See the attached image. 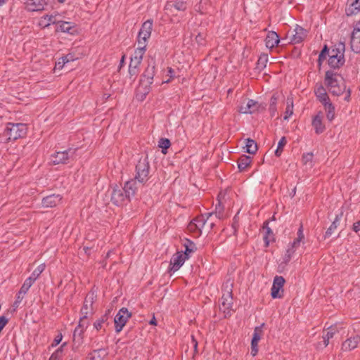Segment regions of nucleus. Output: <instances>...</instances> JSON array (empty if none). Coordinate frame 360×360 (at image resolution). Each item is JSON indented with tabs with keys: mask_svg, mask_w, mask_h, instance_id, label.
<instances>
[{
	"mask_svg": "<svg viewBox=\"0 0 360 360\" xmlns=\"http://www.w3.org/2000/svg\"><path fill=\"white\" fill-rule=\"evenodd\" d=\"M186 257L181 252H177L174 255L170 261V265L172 266L170 271L175 272L184 263Z\"/></svg>",
	"mask_w": 360,
	"mask_h": 360,
	"instance_id": "obj_14",
	"label": "nucleus"
},
{
	"mask_svg": "<svg viewBox=\"0 0 360 360\" xmlns=\"http://www.w3.org/2000/svg\"><path fill=\"white\" fill-rule=\"evenodd\" d=\"M329 50L328 49V47L326 45L324 46L323 49H322V51H321L319 56V59H318V62L319 63V65L321 64V63L326 58V56L328 55L329 56Z\"/></svg>",
	"mask_w": 360,
	"mask_h": 360,
	"instance_id": "obj_46",
	"label": "nucleus"
},
{
	"mask_svg": "<svg viewBox=\"0 0 360 360\" xmlns=\"http://www.w3.org/2000/svg\"><path fill=\"white\" fill-rule=\"evenodd\" d=\"M342 214L340 215H337L335 220L333 221L330 227L326 231V237H329L332 235L333 231L337 229L338 225L339 224V221L342 217Z\"/></svg>",
	"mask_w": 360,
	"mask_h": 360,
	"instance_id": "obj_35",
	"label": "nucleus"
},
{
	"mask_svg": "<svg viewBox=\"0 0 360 360\" xmlns=\"http://www.w3.org/2000/svg\"><path fill=\"white\" fill-rule=\"evenodd\" d=\"M251 157L243 155L238 160V167L240 172L245 170L251 163Z\"/></svg>",
	"mask_w": 360,
	"mask_h": 360,
	"instance_id": "obj_27",
	"label": "nucleus"
},
{
	"mask_svg": "<svg viewBox=\"0 0 360 360\" xmlns=\"http://www.w3.org/2000/svg\"><path fill=\"white\" fill-rule=\"evenodd\" d=\"M140 64L141 63H139L138 62H135V61L131 60L130 63H129V66L139 68Z\"/></svg>",
	"mask_w": 360,
	"mask_h": 360,
	"instance_id": "obj_63",
	"label": "nucleus"
},
{
	"mask_svg": "<svg viewBox=\"0 0 360 360\" xmlns=\"http://www.w3.org/2000/svg\"><path fill=\"white\" fill-rule=\"evenodd\" d=\"M131 60L135 61V62H138L139 63H141V61L143 59L137 57V56H135L134 55H133L131 57Z\"/></svg>",
	"mask_w": 360,
	"mask_h": 360,
	"instance_id": "obj_64",
	"label": "nucleus"
},
{
	"mask_svg": "<svg viewBox=\"0 0 360 360\" xmlns=\"http://www.w3.org/2000/svg\"><path fill=\"white\" fill-rule=\"evenodd\" d=\"M186 8L187 4L185 1L176 0L175 1L168 2L165 6V9L166 11H172V8H174L176 11H184Z\"/></svg>",
	"mask_w": 360,
	"mask_h": 360,
	"instance_id": "obj_17",
	"label": "nucleus"
},
{
	"mask_svg": "<svg viewBox=\"0 0 360 360\" xmlns=\"http://www.w3.org/2000/svg\"><path fill=\"white\" fill-rule=\"evenodd\" d=\"M141 88H142L141 86H140V87L139 88V93H137L136 94V98L138 100L143 101L146 98V96L149 92V87H146V86H145L143 93H139V91H141Z\"/></svg>",
	"mask_w": 360,
	"mask_h": 360,
	"instance_id": "obj_50",
	"label": "nucleus"
},
{
	"mask_svg": "<svg viewBox=\"0 0 360 360\" xmlns=\"http://www.w3.org/2000/svg\"><path fill=\"white\" fill-rule=\"evenodd\" d=\"M340 77L338 75L335 73L332 70H328L326 72L325 76V84L328 87H330L331 86H338L340 84V81L338 80V78ZM340 82H342V79H340Z\"/></svg>",
	"mask_w": 360,
	"mask_h": 360,
	"instance_id": "obj_16",
	"label": "nucleus"
},
{
	"mask_svg": "<svg viewBox=\"0 0 360 360\" xmlns=\"http://www.w3.org/2000/svg\"><path fill=\"white\" fill-rule=\"evenodd\" d=\"M108 318H109V316H108V314H104L103 316H102L100 319H98L94 323V328L96 330H99L101 329L105 330V327H107L108 326Z\"/></svg>",
	"mask_w": 360,
	"mask_h": 360,
	"instance_id": "obj_25",
	"label": "nucleus"
},
{
	"mask_svg": "<svg viewBox=\"0 0 360 360\" xmlns=\"http://www.w3.org/2000/svg\"><path fill=\"white\" fill-rule=\"evenodd\" d=\"M170 141L168 139L162 138L158 142V146L162 148V152L166 154L167 150L170 147Z\"/></svg>",
	"mask_w": 360,
	"mask_h": 360,
	"instance_id": "obj_41",
	"label": "nucleus"
},
{
	"mask_svg": "<svg viewBox=\"0 0 360 360\" xmlns=\"http://www.w3.org/2000/svg\"><path fill=\"white\" fill-rule=\"evenodd\" d=\"M27 126L23 123L8 122L4 131V136L8 141L16 140L25 136Z\"/></svg>",
	"mask_w": 360,
	"mask_h": 360,
	"instance_id": "obj_2",
	"label": "nucleus"
},
{
	"mask_svg": "<svg viewBox=\"0 0 360 360\" xmlns=\"http://www.w3.org/2000/svg\"><path fill=\"white\" fill-rule=\"evenodd\" d=\"M214 214L219 219L223 217V207L219 202L216 205Z\"/></svg>",
	"mask_w": 360,
	"mask_h": 360,
	"instance_id": "obj_51",
	"label": "nucleus"
},
{
	"mask_svg": "<svg viewBox=\"0 0 360 360\" xmlns=\"http://www.w3.org/2000/svg\"><path fill=\"white\" fill-rule=\"evenodd\" d=\"M195 41L196 42L200 44V45H203L204 44V41H205V37H204V35L201 33H199L198 35H196L195 37Z\"/></svg>",
	"mask_w": 360,
	"mask_h": 360,
	"instance_id": "obj_54",
	"label": "nucleus"
},
{
	"mask_svg": "<svg viewBox=\"0 0 360 360\" xmlns=\"http://www.w3.org/2000/svg\"><path fill=\"white\" fill-rule=\"evenodd\" d=\"M214 213L210 212L205 214H201L200 216L196 217L193 221L195 222L196 225H198V230H202L204 227L207 219L211 217Z\"/></svg>",
	"mask_w": 360,
	"mask_h": 360,
	"instance_id": "obj_26",
	"label": "nucleus"
},
{
	"mask_svg": "<svg viewBox=\"0 0 360 360\" xmlns=\"http://www.w3.org/2000/svg\"><path fill=\"white\" fill-rule=\"evenodd\" d=\"M245 152L249 154H255L257 150V143L250 139H246V144H245Z\"/></svg>",
	"mask_w": 360,
	"mask_h": 360,
	"instance_id": "obj_33",
	"label": "nucleus"
},
{
	"mask_svg": "<svg viewBox=\"0 0 360 360\" xmlns=\"http://www.w3.org/2000/svg\"><path fill=\"white\" fill-rule=\"evenodd\" d=\"M62 58H63V59H64V61L65 62V63H68L70 61H73L75 60L74 56L72 54H68L65 56H63Z\"/></svg>",
	"mask_w": 360,
	"mask_h": 360,
	"instance_id": "obj_59",
	"label": "nucleus"
},
{
	"mask_svg": "<svg viewBox=\"0 0 360 360\" xmlns=\"http://www.w3.org/2000/svg\"><path fill=\"white\" fill-rule=\"evenodd\" d=\"M8 321V319H6L5 316H0V332L6 326Z\"/></svg>",
	"mask_w": 360,
	"mask_h": 360,
	"instance_id": "obj_55",
	"label": "nucleus"
},
{
	"mask_svg": "<svg viewBox=\"0 0 360 360\" xmlns=\"http://www.w3.org/2000/svg\"><path fill=\"white\" fill-rule=\"evenodd\" d=\"M153 30V20L145 21L138 34V44H146L147 40L150 38Z\"/></svg>",
	"mask_w": 360,
	"mask_h": 360,
	"instance_id": "obj_7",
	"label": "nucleus"
},
{
	"mask_svg": "<svg viewBox=\"0 0 360 360\" xmlns=\"http://www.w3.org/2000/svg\"><path fill=\"white\" fill-rule=\"evenodd\" d=\"M359 342V335H355L354 337L349 338L342 344V350L345 352L351 351L356 348Z\"/></svg>",
	"mask_w": 360,
	"mask_h": 360,
	"instance_id": "obj_15",
	"label": "nucleus"
},
{
	"mask_svg": "<svg viewBox=\"0 0 360 360\" xmlns=\"http://www.w3.org/2000/svg\"><path fill=\"white\" fill-rule=\"evenodd\" d=\"M258 343L254 344L253 342H251V354L252 356H255L258 352Z\"/></svg>",
	"mask_w": 360,
	"mask_h": 360,
	"instance_id": "obj_56",
	"label": "nucleus"
},
{
	"mask_svg": "<svg viewBox=\"0 0 360 360\" xmlns=\"http://www.w3.org/2000/svg\"><path fill=\"white\" fill-rule=\"evenodd\" d=\"M65 64L66 63L64 61V59H63V58L61 57L58 59V62L56 63L55 68L58 70H61Z\"/></svg>",
	"mask_w": 360,
	"mask_h": 360,
	"instance_id": "obj_53",
	"label": "nucleus"
},
{
	"mask_svg": "<svg viewBox=\"0 0 360 360\" xmlns=\"http://www.w3.org/2000/svg\"><path fill=\"white\" fill-rule=\"evenodd\" d=\"M62 335L60 334L56 337V338L53 340V342L52 343V346H56L58 345L62 340Z\"/></svg>",
	"mask_w": 360,
	"mask_h": 360,
	"instance_id": "obj_60",
	"label": "nucleus"
},
{
	"mask_svg": "<svg viewBox=\"0 0 360 360\" xmlns=\"http://www.w3.org/2000/svg\"><path fill=\"white\" fill-rule=\"evenodd\" d=\"M292 115V106L290 107V105H288L285 111V115L284 116V120H288L291 115Z\"/></svg>",
	"mask_w": 360,
	"mask_h": 360,
	"instance_id": "obj_57",
	"label": "nucleus"
},
{
	"mask_svg": "<svg viewBox=\"0 0 360 360\" xmlns=\"http://www.w3.org/2000/svg\"><path fill=\"white\" fill-rule=\"evenodd\" d=\"M131 317V313L125 307L120 309L115 317L114 322L115 331L120 333L125 326L127 320Z\"/></svg>",
	"mask_w": 360,
	"mask_h": 360,
	"instance_id": "obj_6",
	"label": "nucleus"
},
{
	"mask_svg": "<svg viewBox=\"0 0 360 360\" xmlns=\"http://www.w3.org/2000/svg\"><path fill=\"white\" fill-rule=\"evenodd\" d=\"M312 158H313V154L312 153H307V154H304L303 156H302V161L303 162L304 165H309V166H311V162H312Z\"/></svg>",
	"mask_w": 360,
	"mask_h": 360,
	"instance_id": "obj_47",
	"label": "nucleus"
},
{
	"mask_svg": "<svg viewBox=\"0 0 360 360\" xmlns=\"http://www.w3.org/2000/svg\"><path fill=\"white\" fill-rule=\"evenodd\" d=\"M279 41L278 35L274 31L269 32L265 39L266 46L268 49H273L278 45Z\"/></svg>",
	"mask_w": 360,
	"mask_h": 360,
	"instance_id": "obj_20",
	"label": "nucleus"
},
{
	"mask_svg": "<svg viewBox=\"0 0 360 360\" xmlns=\"http://www.w3.org/2000/svg\"><path fill=\"white\" fill-rule=\"evenodd\" d=\"M34 281L30 279L29 277L25 281L24 283L21 286L19 291L20 294H26L32 285Z\"/></svg>",
	"mask_w": 360,
	"mask_h": 360,
	"instance_id": "obj_44",
	"label": "nucleus"
},
{
	"mask_svg": "<svg viewBox=\"0 0 360 360\" xmlns=\"http://www.w3.org/2000/svg\"><path fill=\"white\" fill-rule=\"evenodd\" d=\"M155 75V65L150 64L146 69L145 72L142 75V78L141 79V86L143 85L146 86V87H150V85L153 82V77Z\"/></svg>",
	"mask_w": 360,
	"mask_h": 360,
	"instance_id": "obj_11",
	"label": "nucleus"
},
{
	"mask_svg": "<svg viewBox=\"0 0 360 360\" xmlns=\"http://www.w3.org/2000/svg\"><path fill=\"white\" fill-rule=\"evenodd\" d=\"M188 229L189 230V231L196 233L198 235H200L201 233V231L198 230V225H196L195 222L193 220L189 223L188 226Z\"/></svg>",
	"mask_w": 360,
	"mask_h": 360,
	"instance_id": "obj_48",
	"label": "nucleus"
},
{
	"mask_svg": "<svg viewBox=\"0 0 360 360\" xmlns=\"http://www.w3.org/2000/svg\"><path fill=\"white\" fill-rule=\"evenodd\" d=\"M25 294H20V291H19L16 295V299H15V301L14 302L13 304V310L15 311L20 305V304L21 303L22 300H23L24 298V295Z\"/></svg>",
	"mask_w": 360,
	"mask_h": 360,
	"instance_id": "obj_49",
	"label": "nucleus"
},
{
	"mask_svg": "<svg viewBox=\"0 0 360 360\" xmlns=\"http://www.w3.org/2000/svg\"><path fill=\"white\" fill-rule=\"evenodd\" d=\"M150 165L148 158H141L136 165V175L133 180H136V186L137 181L139 184H145L150 178Z\"/></svg>",
	"mask_w": 360,
	"mask_h": 360,
	"instance_id": "obj_3",
	"label": "nucleus"
},
{
	"mask_svg": "<svg viewBox=\"0 0 360 360\" xmlns=\"http://www.w3.org/2000/svg\"><path fill=\"white\" fill-rule=\"evenodd\" d=\"M94 293H89L86 295L83 307L81 309V315L79 321H84V323H89L87 318L89 314H92V305L94 303Z\"/></svg>",
	"mask_w": 360,
	"mask_h": 360,
	"instance_id": "obj_8",
	"label": "nucleus"
},
{
	"mask_svg": "<svg viewBox=\"0 0 360 360\" xmlns=\"http://www.w3.org/2000/svg\"><path fill=\"white\" fill-rule=\"evenodd\" d=\"M139 68L129 66V74L131 77H136L139 74Z\"/></svg>",
	"mask_w": 360,
	"mask_h": 360,
	"instance_id": "obj_52",
	"label": "nucleus"
},
{
	"mask_svg": "<svg viewBox=\"0 0 360 360\" xmlns=\"http://www.w3.org/2000/svg\"><path fill=\"white\" fill-rule=\"evenodd\" d=\"M59 21L56 20V15H44L39 22V25L43 26L44 27H49L51 23L56 24L58 23Z\"/></svg>",
	"mask_w": 360,
	"mask_h": 360,
	"instance_id": "obj_24",
	"label": "nucleus"
},
{
	"mask_svg": "<svg viewBox=\"0 0 360 360\" xmlns=\"http://www.w3.org/2000/svg\"><path fill=\"white\" fill-rule=\"evenodd\" d=\"M233 298L231 292H228L226 295L221 297V305L224 311L231 309L233 304Z\"/></svg>",
	"mask_w": 360,
	"mask_h": 360,
	"instance_id": "obj_28",
	"label": "nucleus"
},
{
	"mask_svg": "<svg viewBox=\"0 0 360 360\" xmlns=\"http://www.w3.org/2000/svg\"><path fill=\"white\" fill-rule=\"evenodd\" d=\"M323 114L319 112L313 119L312 125L316 134H321L325 130V126L322 123Z\"/></svg>",
	"mask_w": 360,
	"mask_h": 360,
	"instance_id": "obj_22",
	"label": "nucleus"
},
{
	"mask_svg": "<svg viewBox=\"0 0 360 360\" xmlns=\"http://www.w3.org/2000/svg\"><path fill=\"white\" fill-rule=\"evenodd\" d=\"M351 48L355 53L360 52V20L354 27L351 37Z\"/></svg>",
	"mask_w": 360,
	"mask_h": 360,
	"instance_id": "obj_9",
	"label": "nucleus"
},
{
	"mask_svg": "<svg viewBox=\"0 0 360 360\" xmlns=\"http://www.w3.org/2000/svg\"><path fill=\"white\" fill-rule=\"evenodd\" d=\"M137 189L136 180L127 181L124 187L115 185L111 192V201L117 206L122 205L135 195Z\"/></svg>",
	"mask_w": 360,
	"mask_h": 360,
	"instance_id": "obj_1",
	"label": "nucleus"
},
{
	"mask_svg": "<svg viewBox=\"0 0 360 360\" xmlns=\"http://www.w3.org/2000/svg\"><path fill=\"white\" fill-rule=\"evenodd\" d=\"M258 108L259 103L254 100L249 99L247 101L246 103H243L240 105L239 112L245 114H252L257 111Z\"/></svg>",
	"mask_w": 360,
	"mask_h": 360,
	"instance_id": "obj_13",
	"label": "nucleus"
},
{
	"mask_svg": "<svg viewBox=\"0 0 360 360\" xmlns=\"http://www.w3.org/2000/svg\"><path fill=\"white\" fill-rule=\"evenodd\" d=\"M287 143V139L285 136H283L280 141H278L277 148L276 149L274 153L276 157H280L282 154V152L283 150V148Z\"/></svg>",
	"mask_w": 360,
	"mask_h": 360,
	"instance_id": "obj_38",
	"label": "nucleus"
},
{
	"mask_svg": "<svg viewBox=\"0 0 360 360\" xmlns=\"http://www.w3.org/2000/svg\"><path fill=\"white\" fill-rule=\"evenodd\" d=\"M264 324H262L261 326L256 327L254 330L252 342H253L254 344L258 343L260 340L262 335V326Z\"/></svg>",
	"mask_w": 360,
	"mask_h": 360,
	"instance_id": "obj_39",
	"label": "nucleus"
},
{
	"mask_svg": "<svg viewBox=\"0 0 360 360\" xmlns=\"http://www.w3.org/2000/svg\"><path fill=\"white\" fill-rule=\"evenodd\" d=\"M315 94L319 101L323 104H326L330 101V98L323 86H320L315 89Z\"/></svg>",
	"mask_w": 360,
	"mask_h": 360,
	"instance_id": "obj_23",
	"label": "nucleus"
},
{
	"mask_svg": "<svg viewBox=\"0 0 360 360\" xmlns=\"http://www.w3.org/2000/svg\"><path fill=\"white\" fill-rule=\"evenodd\" d=\"M66 345V343H63L55 352L52 354L49 360H60L63 356V347Z\"/></svg>",
	"mask_w": 360,
	"mask_h": 360,
	"instance_id": "obj_45",
	"label": "nucleus"
},
{
	"mask_svg": "<svg viewBox=\"0 0 360 360\" xmlns=\"http://www.w3.org/2000/svg\"><path fill=\"white\" fill-rule=\"evenodd\" d=\"M193 251V250L192 248H190L188 245H186V250H185V252L183 254L184 256L186 257V258L188 257V255L191 252H192Z\"/></svg>",
	"mask_w": 360,
	"mask_h": 360,
	"instance_id": "obj_62",
	"label": "nucleus"
},
{
	"mask_svg": "<svg viewBox=\"0 0 360 360\" xmlns=\"http://www.w3.org/2000/svg\"><path fill=\"white\" fill-rule=\"evenodd\" d=\"M359 11L360 6H358L357 4L347 3L345 13L347 16L354 15L357 14Z\"/></svg>",
	"mask_w": 360,
	"mask_h": 360,
	"instance_id": "obj_32",
	"label": "nucleus"
},
{
	"mask_svg": "<svg viewBox=\"0 0 360 360\" xmlns=\"http://www.w3.org/2000/svg\"><path fill=\"white\" fill-rule=\"evenodd\" d=\"M345 52V44L343 43H339L333 49L329 55H335V56H340V53L344 54Z\"/></svg>",
	"mask_w": 360,
	"mask_h": 360,
	"instance_id": "obj_42",
	"label": "nucleus"
},
{
	"mask_svg": "<svg viewBox=\"0 0 360 360\" xmlns=\"http://www.w3.org/2000/svg\"><path fill=\"white\" fill-rule=\"evenodd\" d=\"M297 238L294 240V249H295L297 245H300V243L303 242V240L304 239V236L303 233V227L302 224H300L297 230Z\"/></svg>",
	"mask_w": 360,
	"mask_h": 360,
	"instance_id": "obj_40",
	"label": "nucleus"
},
{
	"mask_svg": "<svg viewBox=\"0 0 360 360\" xmlns=\"http://www.w3.org/2000/svg\"><path fill=\"white\" fill-rule=\"evenodd\" d=\"M61 199L59 195H51L42 199V205L45 207H53L56 206Z\"/></svg>",
	"mask_w": 360,
	"mask_h": 360,
	"instance_id": "obj_18",
	"label": "nucleus"
},
{
	"mask_svg": "<svg viewBox=\"0 0 360 360\" xmlns=\"http://www.w3.org/2000/svg\"><path fill=\"white\" fill-rule=\"evenodd\" d=\"M49 0H27L25 3V8L30 12L42 11L48 5Z\"/></svg>",
	"mask_w": 360,
	"mask_h": 360,
	"instance_id": "obj_10",
	"label": "nucleus"
},
{
	"mask_svg": "<svg viewBox=\"0 0 360 360\" xmlns=\"http://www.w3.org/2000/svg\"><path fill=\"white\" fill-rule=\"evenodd\" d=\"M328 88L329 89V91L332 93L333 95L339 96L344 92L345 89V86L344 85V82H342L341 84L338 86H331Z\"/></svg>",
	"mask_w": 360,
	"mask_h": 360,
	"instance_id": "obj_36",
	"label": "nucleus"
},
{
	"mask_svg": "<svg viewBox=\"0 0 360 360\" xmlns=\"http://www.w3.org/2000/svg\"><path fill=\"white\" fill-rule=\"evenodd\" d=\"M45 267L46 266L44 264H41L33 271V272L32 273L31 276L29 278L32 279L33 281H35L40 276V274L44 271Z\"/></svg>",
	"mask_w": 360,
	"mask_h": 360,
	"instance_id": "obj_37",
	"label": "nucleus"
},
{
	"mask_svg": "<svg viewBox=\"0 0 360 360\" xmlns=\"http://www.w3.org/2000/svg\"><path fill=\"white\" fill-rule=\"evenodd\" d=\"M76 149L68 148L63 151L56 152L51 156L53 165L68 164L75 158Z\"/></svg>",
	"mask_w": 360,
	"mask_h": 360,
	"instance_id": "obj_4",
	"label": "nucleus"
},
{
	"mask_svg": "<svg viewBox=\"0 0 360 360\" xmlns=\"http://www.w3.org/2000/svg\"><path fill=\"white\" fill-rule=\"evenodd\" d=\"M89 323H84V321H79L78 326L75 328L73 333L72 347L73 349H77L83 343L84 333L87 328Z\"/></svg>",
	"mask_w": 360,
	"mask_h": 360,
	"instance_id": "obj_5",
	"label": "nucleus"
},
{
	"mask_svg": "<svg viewBox=\"0 0 360 360\" xmlns=\"http://www.w3.org/2000/svg\"><path fill=\"white\" fill-rule=\"evenodd\" d=\"M58 24H59L58 30L63 32L72 34L71 30L75 27L74 23L71 22L59 21Z\"/></svg>",
	"mask_w": 360,
	"mask_h": 360,
	"instance_id": "obj_30",
	"label": "nucleus"
},
{
	"mask_svg": "<svg viewBox=\"0 0 360 360\" xmlns=\"http://www.w3.org/2000/svg\"><path fill=\"white\" fill-rule=\"evenodd\" d=\"M285 279L282 276H276L273 282L271 295L273 298H280L281 295L279 293L281 289L283 288Z\"/></svg>",
	"mask_w": 360,
	"mask_h": 360,
	"instance_id": "obj_12",
	"label": "nucleus"
},
{
	"mask_svg": "<svg viewBox=\"0 0 360 360\" xmlns=\"http://www.w3.org/2000/svg\"><path fill=\"white\" fill-rule=\"evenodd\" d=\"M146 50V44H138V48L135 50L133 55L143 59V55Z\"/></svg>",
	"mask_w": 360,
	"mask_h": 360,
	"instance_id": "obj_43",
	"label": "nucleus"
},
{
	"mask_svg": "<svg viewBox=\"0 0 360 360\" xmlns=\"http://www.w3.org/2000/svg\"><path fill=\"white\" fill-rule=\"evenodd\" d=\"M324 109L326 113V117L329 121H332L335 118V107L331 103V102H328L323 105Z\"/></svg>",
	"mask_w": 360,
	"mask_h": 360,
	"instance_id": "obj_31",
	"label": "nucleus"
},
{
	"mask_svg": "<svg viewBox=\"0 0 360 360\" xmlns=\"http://www.w3.org/2000/svg\"><path fill=\"white\" fill-rule=\"evenodd\" d=\"M294 44H299L304 41L307 37V31L301 26L296 25L294 28Z\"/></svg>",
	"mask_w": 360,
	"mask_h": 360,
	"instance_id": "obj_21",
	"label": "nucleus"
},
{
	"mask_svg": "<svg viewBox=\"0 0 360 360\" xmlns=\"http://www.w3.org/2000/svg\"><path fill=\"white\" fill-rule=\"evenodd\" d=\"M267 62L268 55L266 53L261 54L257 60L256 68L259 71L262 70L266 68Z\"/></svg>",
	"mask_w": 360,
	"mask_h": 360,
	"instance_id": "obj_34",
	"label": "nucleus"
},
{
	"mask_svg": "<svg viewBox=\"0 0 360 360\" xmlns=\"http://www.w3.org/2000/svg\"><path fill=\"white\" fill-rule=\"evenodd\" d=\"M353 230L355 232H358L360 231V219L354 224L353 225Z\"/></svg>",
	"mask_w": 360,
	"mask_h": 360,
	"instance_id": "obj_61",
	"label": "nucleus"
},
{
	"mask_svg": "<svg viewBox=\"0 0 360 360\" xmlns=\"http://www.w3.org/2000/svg\"><path fill=\"white\" fill-rule=\"evenodd\" d=\"M344 54H340L338 56L335 55H329L328 65L330 68L336 69L342 66L345 63Z\"/></svg>",
	"mask_w": 360,
	"mask_h": 360,
	"instance_id": "obj_19",
	"label": "nucleus"
},
{
	"mask_svg": "<svg viewBox=\"0 0 360 360\" xmlns=\"http://www.w3.org/2000/svg\"><path fill=\"white\" fill-rule=\"evenodd\" d=\"M269 221H266L264 223L263 229L265 231V235L264 236V240L266 245L268 246L270 241L274 240V235L271 229L269 227Z\"/></svg>",
	"mask_w": 360,
	"mask_h": 360,
	"instance_id": "obj_29",
	"label": "nucleus"
},
{
	"mask_svg": "<svg viewBox=\"0 0 360 360\" xmlns=\"http://www.w3.org/2000/svg\"><path fill=\"white\" fill-rule=\"evenodd\" d=\"M335 333V331L334 329L330 328L329 330L326 332L323 336L326 337L327 338L331 339L333 338L334 335Z\"/></svg>",
	"mask_w": 360,
	"mask_h": 360,
	"instance_id": "obj_58",
	"label": "nucleus"
}]
</instances>
